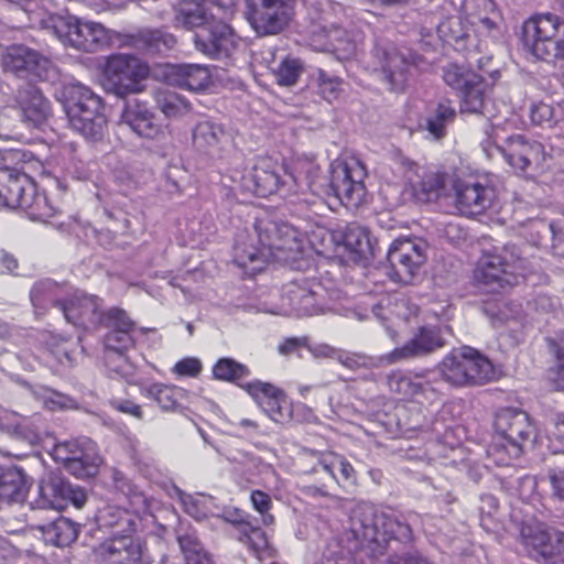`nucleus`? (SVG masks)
Segmentation results:
<instances>
[{"instance_id":"nucleus-1","label":"nucleus","mask_w":564,"mask_h":564,"mask_svg":"<svg viewBox=\"0 0 564 564\" xmlns=\"http://www.w3.org/2000/svg\"><path fill=\"white\" fill-rule=\"evenodd\" d=\"M350 533L355 540L354 550L372 558L383 555L391 540L408 543L413 538L412 529L402 514L370 503H360L351 511Z\"/></svg>"},{"instance_id":"nucleus-2","label":"nucleus","mask_w":564,"mask_h":564,"mask_svg":"<svg viewBox=\"0 0 564 564\" xmlns=\"http://www.w3.org/2000/svg\"><path fill=\"white\" fill-rule=\"evenodd\" d=\"M253 231L258 246L252 242L247 245V241L240 238L234 247V262L238 267L248 268L254 263L270 261L290 262L297 258L301 241L293 227L265 217L256 219Z\"/></svg>"},{"instance_id":"nucleus-3","label":"nucleus","mask_w":564,"mask_h":564,"mask_svg":"<svg viewBox=\"0 0 564 564\" xmlns=\"http://www.w3.org/2000/svg\"><path fill=\"white\" fill-rule=\"evenodd\" d=\"M63 105L72 128L86 139L101 138L106 118L101 112L102 101L90 88L80 83L63 85L55 93Z\"/></svg>"},{"instance_id":"nucleus-4","label":"nucleus","mask_w":564,"mask_h":564,"mask_svg":"<svg viewBox=\"0 0 564 564\" xmlns=\"http://www.w3.org/2000/svg\"><path fill=\"white\" fill-rule=\"evenodd\" d=\"M494 426L495 436L488 452L499 465H509L511 459L519 458L534 442L535 427L522 410H500L496 414Z\"/></svg>"},{"instance_id":"nucleus-5","label":"nucleus","mask_w":564,"mask_h":564,"mask_svg":"<svg viewBox=\"0 0 564 564\" xmlns=\"http://www.w3.org/2000/svg\"><path fill=\"white\" fill-rule=\"evenodd\" d=\"M436 369L442 380L454 388L482 386L497 377L494 364L469 346L453 349Z\"/></svg>"},{"instance_id":"nucleus-6","label":"nucleus","mask_w":564,"mask_h":564,"mask_svg":"<svg viewBox=\"0 0 564 564\" xmlns=\"http://www.w3.org/2000/svg\"><path fill=\"white\" fill-rule=\"evenodd\" d=\"M525 259L513 243L495 247L485 251L474 271L477 286L485 292L495 293L511 286L524 269Z\"/></svg>"},{"instance_id":"nucleus-7","label":"nucleus","mask_w":564,"mask_h":564,"mask_svg":"<svg viewBox=\"0 0 564 564\" xmlns=\"http://www.w3.org/2000/svg\"><path fill=\"white\" fill-rule=\"evenodd\" d=\"M51 28L64 45L87 53L101 51L111 42L109 30L101 23L75 15L52 17Z\"/></svg>"},{"instance_id":"nucleus-8","label":"nucleus","mask_w":564,"mask_h":564,"mask_svg":"<svg viewBox=\"0 0 564 564\" xmlns=\"http://www.w3.org/2000/svg\"><path fill=\"white\" fill-rule=\"evenodd\" d=\"M561 20L553 13H541L528 19L522 26V41L539 59L564 58V41L557 39Z\"/></svg>"},{"instance_id":"nucleus-9","label":"nucleus","mask_w":564,"mask_h":564,"mask_svg":"<svg viewBox=\"0 0 564 564\" xmlns=\"http://www.w3.org/2000/svg\"><path fill=\"white\" fill-rule=\"evenodd\" d=\"M241 188L262 197L275 193L288 196L303 191V185L297 176L289 173L283 166L263 160L242 175Z\"/></svg>"},{"instance_id":"nucleus-10","label":"nucleus","mask_w":564,"mask_h":564,"mask_svg":"<svg viewBox=\"0 0 564 564\" xmlns=\"http://www.w3.org/2000/svg\"><path fill=\"white\" fill-rule=\"evenodd\" d=\"M372 68L392 91H402L408 82L414 55L405 48L397 47L386 40H377L371 51Z\"/></svg>"},{"instance_id":"nucleus-11","label":"nucleus","mask_w":564,"mask_h":564,"mask_svg":"<svg viewBox=\"0 0 564 564\" xmlns=\"http://www.w3.org/2000/svg\"><path fill=\"white\" fill-rule=\"evenodd\" d=\"M296 0H246L245 15L258 36L276 35L291 23Z\"/></svg>"},{"instance_id":"nucleus-12","label":"nucleus","mask_w":564,"mask_h":564,"mask_svg":"<svg viewBox=\"0 0 564 564\" xmlns=\"http://www.w3.org/2000/svg\"><path fill=\"white\" fill-rule=\"evenodd\" d=\"M329 187L335 197L348 209L360 207L366 200L364 180L366 170L357 159L332 164Z\"/></svg>"},{"instance_id":"nucleus-13","label":"nucleus","mask_w":564,"mask_h":564,"mask_svg":"<svg viewBox=\"0 0 564 564\" xmlns=\"http://www.w3.org/2000/svg\"><path fill=\"white\" fill-rule=\"evenodd\" d=\"M86 501L87 495L83 488L73 486L59 471H50L40 480L31 507L64 510L69 503L82 508Z\"/></svg>"},{"instance_id":"nucleus-14","label":"nucleus","mask_w":564,"mask_h":564,"mask_svg":"<svg viewBox=\"0 0 564 564\" xmlns=\"http://www.w3.org/2000/svg\"><path fill=\"white\" fill-rule=\"evenodd\" d=\"M91 564H152L147 543L132 533L111 535L93 550Z\"/></svg>"},{"instance_id":"nucleus-15","label":"nucleus","mask_w":564,"mask_h":564,"mask_svg":"<svg viewBox=\"0 0 564 564\" xmlns=\"http://www.w3.org/2000/svg\"><path fill=\"white\" fill-rule=\"evenodd\" d=\"M427 243L421 238L395 239L387 253L389 276L398 282L409 284L427 259Z\"/></svg>"},{"instance_id":"nucleus-16","label":"nucleus","mask_w":564,"mask_h":564,"mask_svg":"<svg viewBox=\"0 0 564 564\" xmlns=\"http://www.w3.org/2000/svg\"><path fill=\"white\" fill-rule=\"evenodd\" d=\"M282 310L285 314L311 316L326 307V290L317 280H294L283 286Z\"/></svg>"},{"instance_id":"nucleus-17","label":"nucleus","mask_w":564,"mask_h":564,"mask_svg":"<svg viewBox=\"0 0 564 564\" xmlns=\"http://www.w3.org/2000/svg\"><path fill=\"white\" fill-rule=\"evenodd\" d=\"M104 75L109 88L123 97L142 90L141 80L149 75V66L135 56L117 54L108 58Z\"/></svg>"},{"instance_id":"nucleus-18","label":"nucleus","mask_w":564,"mask_h":564,"mask_svg":"<svg viewBox=\"0 0 564 564\" xmlns=\"http://www.w3.org/2000/svg\"><path fill=\"white\" fill-rule=\"evenodd\" d=\"M54 458L77 478H90L98 473L102 462L95 442L88 437L76 438L57 444Z\"/></svg>"},{"instance_id":"nucleus-19","label":"nucleus","mask_w":564,"mask_h":564,"mask_svg":"<svg viewBox=\"0 0 564 564\" xmlns=\"http://www.w3.org/2000/svg\"><path fill=\"white\" fill-rule=\"evenodd\" d=\"M443 79L459 94L463 113H482L485 108V84L482 78L470 69L455 63L443 67Z\"/></svg>"},{"instance_id":"nucleus-20","label":"nucleus","mask_w":564,"mask_h":564,"mask_svg":"<svg viewBox=\"0 0 564 564\" xmlns=\"http://www.w3.org/2000/svg\"><path fill=\"white\" fill-rule=\"evenodd\" d=\"M453 187L455 205L459 213L466 216L484 214L497 198L496 188L479 178H457Z\"/></svg>"},{"instance_id":"nucleus-21","label":"nucleus","mask_w":564,"mask_h":564,"mask_svg":"<svg viewBox=\"0 0 564 564\" xmlns=\"http://www.w3.org/2000/svg\"><path fill=\"white\" fill-rule=\"evenodd\" d=\"M529 556L538 562L564 564V532L555 529L529 528L522 531Z\"/></svg>"},{"instance_id":"nucleus-22","label":"nucleus","mask_w":564,"mask_h":564,"mask_svg":"<svg viewBox=\"0 0 564 564\" xmlns=\"http://www.w3.org/2000/svg\"><path fill=\"white\" fill-rule=\"evenodd\" d=\"M197 51L214 57H227L236 47L232 29L220 20H210L199 28L193 37Z\"/></svg>"},{"instance_id":"nucleus-23","label":"nucleus","mask_w":564,"mask_h":564,"mask_svg":"<svg viewBox=\"0 0 564 564\" xmlns=\"http://www.w3.org/2000/svg\"><path fill=\"white\" fill-rule=\"evenodd\" d=\"M65 319L83 328L98 327L102 323V301L96 295L76 292L62 305Z\"/></svg>"},{"instance_id":"nucleus-24","label":"nucleus","mask_w":564,"mask_h":564,"mask_svg":"<svg viewBox=\"0 0 564 564\" xmlns=\"http://www.w3.org/2000/svg\"><path fill=\"white\" fill-rule=\"evenodd\" d=\"M1 63L6 70L17 76L42 78L50 61L28 46L12 45L2 53Z\"/></svg>"},{"instance_id":"nucleus-25","label":"nucleus","mask_w":564,"mask_h":564,"mask_svg":"<svg viewBox=\"0 0 564 564\" xmlns=\"http://www.w3.org/2000/svg\"><path fill=\"white\" fill-rule=\"evenodd\" d=\"M445 345L441 332L437 327L423 326L419 332L406 341L402 347L393 349L384 356L389 364L422 357L442 348Z\"/></svg>"},{"instance_id":"nucleus-26","label":"nucleus","mask_w":564,"mask_h":564,"mask_svg":"<svg viewBox=\"0 0 564 564\" xmlns=\"http://www.w3.org/2000/svg\"><path fill=\"white\" fill-rule=\"evenodd\" d=\"M245 389L274 422L283 423L290 417L289 401L279 388L271 383L254 381L247 383Z\"/></svg>"},{"instance_id":"nucleus-27","label":"nucleus","mask_w":564,"mask_h":564,"mask_svg":"<svg viewBox=\"0 0 564 564\" xmlns=\"http://www.w3.org/2000/svg\"><path fill=\"white\" fill-rule=\"evenodd\" d=\"M35 183L23 172L11 167L0 169V204L21 208L26 196L34 193Z\"/></svg>"},{"instance_id":"nucleus-28","label":"nucleus","mask_w":564,"mask_h":564,"mask_svg":"<svg viewBox=\"0 0 564 564\" xmlns=\"http://www.w3.org/2000/svg\"><path fill=\"white\" fill-rule=\"evenodd\" d=\"M22 116L32 127H41L51 115V107L41 90L30 82L21 85L15 91Z\"/></svg>"},{"instance_id":"nucleus-29","label":"nucleus","mask_w":564,"mask_h":564,"mask_svg":"<svg viewBox=\"0 0 564 564\" xmlns=\"http://www.w3.org/2000/svg\"><path fill=\"white\" fill-rule=\"evenodd\" d=\"M28 491L26 474L22 468L0 465V508L23 502Z\"/></svg>"},{"instance_id":"nucleus-30","label":"nucleus","mask_w":564,"mask_h":564,"mask_svg":"<svg viewBox=\"0 0 564 564\" xmlns=\"http://www.w3.org/2000/svg\"><path fill=\"white\" fill-rule=\"evenodd\" d=\"M121 120L139 137L154 139L161 133V124L155 121L154 115L138 101L126 106Z\"/></svg>"},{"instance_id":"nucleus-31","label":"nucleus","mask_w":564,"mask_h":564,"mask_svg":"<svg viewBox=\"0 0 564 564\" xmlns=\"http://www.w3.org/2000/svg\"><path fill=\"white\" fill-rule=\"evenodd\" d=\"M174 85L191 91L205 90L212 84L208 66L202 64L175 65L170 72Z\"/></svg>"},{"instance_id":"nucleus-32","label":"nucleus","mask_w":564,"mask_h":564,"mask_svg":"<svg viewBox=\"0 0 564 564\" xmlns=\"http://www.w3.org/2000/svg\"><path fill=\"white\" fill-rule=\"evenodd\" d=\"M174 10L175 25L185 29H199L216 19V13L212 11L206 0H182Z\"/></svg>"},{"instance_id":"nucleus-33","label":"nucleus","mask_w":564,"mask_h":564,"mask_svg":"<svg viewBox=\"0 0 564 564\" xmlns=\"http://www.w3.org/2000/svg\"><path fill=\"white\" fill-rule=\"evenodd\" d=\"M506 161L514 169L525 171L532 159L543 154L540 142L529 143L523 135L517 134L508 139V149H499Z\"/></svg>"},{"instance_id":"nucleus-34","label":"nucleus","mask_w":564,"mask_h":564,"mask_svg":"<svg viewBox=\"0 0 564 564\" xmlns=\"http://www.w3.org/2000/svg\"><path fill=\"white\" fill-rule=\"evenodd\" d=\"M226 139L223 126L210 120L199 121L193 130L194 145L208 155L218 154Z\"/></svg>"},{"instance_id":"nucleus-35","label":"nucleus","mask_w":564,"mask_h":564,"mask_svg":"<svg viewBox=\"0 0 564 564\" xmlns=\"http://www.w3.org/2000/svg\"><path fill=\"white\" fill-rule=\"evenodd\" d=\"M97 521L101 528L112 530V535L134 533L139 518L127 509L106 506L99 510Z\"/></svg>"},{"instance_id":"nucleus-36","label":"nucleus","mask_w":564,"mask_h":564,"mask_svg":"<svg viewBox=\"0 0 564 564\" xmlns=\"http://www.w3.org/2000/svg\"><path fill=\"white\" fill-rule=\"evenodd\" d=\"M176 44L173 34L161 29L140 30L133 35V45L147 54H162L172 50Z\"/></svg>"},{"instance_id":"nucleus-37","label":"nucleus","mask_w":564,"mask_h":564,"mask_svg":"<svg viewBox=\"0 0 564 564\" xmlns=\"http://www.w3.org/2000/svg\"><path fill=\"white\" fill-rule=\"evenodd\" d=\"M62 292V286L52 280L37 281L30 293L36 313L46 311L50 306H56L62 311L65 303V300L61 299Z\"/></svg>"},{"instance_id":"nucleus-38","label":"nucleus","mask_w":564,"mask_h":564,"mask_svg":"<svg viewBox=\"0 0 564 564\" xmlns=\"http://www.w3.org/2000/svg\"><path fill=\"white\" fill-rule=\"evenodd\" d=\"M143 395L155 401L162 411H176L186 398V391L176 386L153 383L144 389Z\"/></svg>"},{"instance_id":"nucleus-39","label":"nucleus","mask_w":564,"mask_h":564,"mask_svg":"<svg viewBox=\"0 0 564 564\" xmlns=\"http://www.w3.org/2000/svg\"><path fill=\"white\" fill-rule=\"evenodd\" d=\"M154 101L166 118H181L192 111V104L175 91L156 89Z\"/></svg>"},{"instance_id":"nucleus-40","label":"nucleus","mask_w":564,"mask_h":564,"mask_svg":"<svg viewBox=\"0 0 564 564\" xmlns=\"http://www.w3.org/2000/svg\"><path fill=\"white\" fill-rule=\"evenodd\" d=\"M43 533L45 540L53 545L67 546L77 539L78 528L70 519L58 517L43 527Z\"/></svg>"},{"instance_id":"nucleus-41","label":"nucleus","mask_w":564,"mask_h":564,"mask_svg":"<svg viewBox=\"0 0 564 564\" xmlns=\"http://www.w3.org/2000/svg\"><path fill=\"white\" fill-rule=\"evenodd\" d=\"M438 37L457 50L464 47V41L468 36V26L459 15L447 17L436 25Z\"/></svg>"},{"instance_id":"nucleus-42","label":"nucleus","mask_w":564,"mask_h":564,"mask_svg":"<svg viewBox=\"0 0 564 564\" xmlns=\"http://www.w3.org/2000/svg\"><path fill=\"white\" fill-rule=\"evenodd\" d=\"M343 80L338 76L328 74L324 69L317 68L310 76V86L323 99L332 102L337 99L341 91Z\"/></svg>"},{"instance_id":"nucleus-43","label":"nucleus","mask_w":564,"mask_h":564,"mask_svg":"<svg viewBox=\"0 0 564 564\" xmlns=\"http://www.w3.org/2000/svg\"><path fill=\"white\" fill-rule=\"evenodd\" d=\"M21 209L25 210L30 219L39 221H47L57 212L45 193L39 191L36 184L34 193L26 196Z\"/></svg>"},{"instance_id":"nucleus-44","label":"nucleus","mask_w":564,"mask_h":564,"mask_svg":"<svg viewBox=\"0 0 564 564\" xmlns=\"http://www.w3.org/2000/svg\"><path fill=\"white\" fill-rule=\"evenodd\" d=\"M275 82L280 86L295 85L304 70L303 62L294 56H284L275 67H271Z\"/></svg>"},{"instance_id":"nucleus-45","label":"nucleus","mask_w":564,"mask_h":564,"mask_svg":"<svg viewBox=\"0 0 564 564\" xmlns=\"http://www.w3.org/2000/svg\"><path fill=\"white\" fill-rule=\"evenodd\" d=\"M448 175L438 171L425 172L415 188V194L421 200L430 202L438 198L444 188Z\"/></svg>"},{"instance_id":"nucleus-46","label":"nucleus","mask_w":564,"mask_h":564,"mask_svg":"<svg viewBox=\"0 0 564 564\" xmlns=\"http://www.w3.org/2000/svg\"><path fill=\"white\" fill-rule=\"evenodd\" d=\"M311 455L317 458V466L313 467V471H318V467L327 473L332 478H335V469L339 471L345 480H350L354 476V467L340 456L333 453H318L311 452Z\"/></svg>"},{"instance_id":"nucleus-47","label":"nucleus","mask_w":564,"mask_h":564,"mask_svg":"<svg viewBox=\"0 0 564 564\" xmlns=\"http://www.w3.org/2000/svg\"><path fill=\"white\" fill-rule=\"evenodd\" d=\"M456 117V110L449 101H442L437 105L433 115L426 120L427 131L435 138L441 139L445 135L447 124L452 123Z\"/></svg>"},{"instance_id":"nucleus-48","label":"nucleus","mask_w":564,"mask_h":564,"mask_svg":"<svg viewBox=\"0 0 564 564\" xmlns=\"http://www.w3.org/2000/svg\"><path fill=\"white\" fill-rule=\"evenodd\" d=\"M343 243L347 250L364 258L371 251L368 231L358 226L349 225L343 234Z\"/></svg>"},{"instance_id":"nucleus-49","label":"nucleus","mask_w":564,"mask_h":564,"mask_svg":"<svg viewBox=\"0 0 564 564\" xmlns=\"http://www.w3.org/2000/svg\"><path fill=\"white\" fill-rule=\"evenodd\" d=\"M178 544L184 554L185 564H214L200 541L192 534L178 536Z\"/></svg>"},{"instance_id":"nucleus-50","label":"nucleus","mask_w":564,"mask_h":564,"mask_svg":"<svg viewBox=\"0 0 564 564\" xmlns=\"http://www.w3.org/2000/svg\"><path fill=\"white\" fill-rule=\"evenodd\" d=\"M214 377L218 380L238 383L250 375V370L243 364L232 358H220L213 368Z\"/></svg>"},{"instance_id":"nucleus-51","label":"nucleus","mask_w":564,"mask_h":564,"mask_svg":"<svg viewBox=\"0 0 564 564\" xmlns=\"http://www.w3.org/2000/svg\"><path fill=\"white\" fill-rule=\"evenodd\" d=\"M105 356L109 362L117 354H126L134 346L132 332L106 333L104 337Z\"/></svg>"},{"instance_id":"nucleus-52","label":"nucleus","mask_w":564,"mask_h":564,"mask_svg":"<svg viewBox=\"0 0 564 564\" xmlns=\"http://www.w3.org/2000/svg\"><path fill=\"white\" fill-rule=\"evenodd\" d=\"M417 377H410L401 371H393L387 376L389 390L403 398L417 397Z\"/></svg>"},{"instance_id":"nucleus-53","label":"nucleus","mask_w":564,"mask_h":564,"mask_svg":"<svg viewBox=\"0 0 564 564\" xmlns=\"http://www.w3.org/2000/svg\"><path fill=\"white\" fill-rule=\"evenodd\" d=\"M112 479L116 488L130 500V505L134 508L135 512L147 509L145 497L137 490V488L131 484V481L126 477L123 473L113 470Z\"/></svg>"},{"instance_id":"nucleus-54","label":"nucleus","mask_w":564,"mask_h":564,"mask_svg":"<svg viewBox=\"0 0 564 564\" xmlns=\"http://www.w3.org/2000/svg\"><path fill=\"white\" fill-rule=\"evenodd\" d=\"M101 325L108 329L107 333L133 332L135 327L127 312L119 307L104 312Z\"/></svg>"},{"instance_id":"nucleus-55","label":"nucleus","mask_w":564,"mask_h":564,"mask_svg":"<svg viewBox=\"0 0 564 564\" xmlns=\"http://www.w3.org/2000/svg\"><path fill=\"white\" fill-rule=\"evenodd\" d=\"M241 534L239 539L248 544L259 558L270 553L268 538L261 529L249 525Z\"/></svg>"},{"instance_id":"nucleus-56","label":"nucleus","mask_w":564,"mask_h":564,"mask_svg":"<svg viewBox=\"0 0 564 564\" xmlns=\"http://www.w3.org/2000/svg\"><path fill=\"white\" fill-rule=\"evenodd\" d=\"M227 459L241 465L247 471L254 474H263L271 469L269 464H265L259 456L250 453H239L228 456Z\"/></svg>"},{"instance_id":"nucleus-57","label":"nucleus","mask_w":564,"mask_h":564,"mask_svg":"<svg viewBox=\"0 0 564 564\" xmlns=\"http://www.w3.org/2000/svg\"><path fill=\"white\" fill-rule=\"evenodd\" d=\"M6 432L17 440H30L31 430L24 424V420L20 416L12 415L0 422V433Z\"/></svg>"},{"instance_id":"nucleus-58","label":"nucleus","mask_w":564,"mask_h":564,"mask_svg":"<svg viewBox=\"0 0 564 564\" xmlns=\"http://www.w3.org/2000/svg\"><path fill=\"white\" fill-rule=\"evenodd\" d=\"M253 508L262 516V522L265 525H271L274 522V517L270 513L272 508L271 497L261 490H253L250 495Z\"/></svg>"},{"instance_id":"nucleus-59","label":"nucleus","mask_w":564,"mask_h":564,"mask_svg":"<svg viewBox=\"0 0 564 564\" xmlns=\"http://www.w3.org/2000/svg\"><path fill=\"white\" fill-rule=\"evenodd\" d=\"M416 390L417 397H415V399H417L419 402L425 401L432 403L436 401L441 395V391L438 390V388L435 387L432 381L426 380L422 377H419Z\"/></svg>"},{"instance_id":"nucleus-60","label":"nucleus","mask_w":564,"mask_h":564,"mask_svg":"<svg viewBox=\"0 0 564 564\" xmlns=\"http://www.w3.org/2000/svg\"><path fill=\"white\" fill-rule=\"evenodd\" d=\"M200 371V361L193 357L184 358L174 366V372L180 376L197 377Z\"/></svg>"},{"instance_id":"nucleus-61","label":"nucleus","mask_w":564,"mask_h":564,"mask_svg":"<svg viewBox=\"0 0 564 564\" xmlns=\"http://www.w3.org/2000/svg\"><path fill=\"white\" fill-rule=\"evenodd\" d=\"M303 347H308L307 337H290L279 345L278 350L281 355L288 356L297 352Z\"/></svg>"},{"instance_id":"nucleus-62","label":"nucleus","mask_w":564,"mask_h":564,"mask_svg":"<svg viewBox=\"0 0 564 564\" xmlns=\"http://www.w3.org/2000/svg\"><path fill=\"white\" fill-rule=\"evenodd\" d=\"M553 110L546 104H539L531 108V120L534 124L541 126L552 119Z\"/></svg>"},{"instance_id":"nucleus-63","label":"nucleus","mask_w":564,"mask_h":564,"mask_svg":"<svg viewBox=\"0 0 564 564\" xmlns=\"http://www.w3.org/2000/svg\"><path fill=\"white\" fill-rule=\"evenodd\" d=\"M105 364L110 371H113L119 376H127L130 372V364L126 354H117L110 362L105 359Z\"/></svg>"},{"instance_id":"nucleus-64","label":"nucleus","mask_w":564,"mask_h":564,"mask_svg":"<svg viewBox=\"0 0 564 564\" xmlns=\"http://www.w3.org/2000/svg\"><path fill=\"white\" fill-rule=\"evenodd\" d=\"M111 405L119 412L132 415L139 420L143 417L141 406L130 400H115Z\"/></svg>"}]
</instances>
